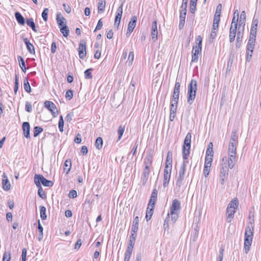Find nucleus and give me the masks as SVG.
Returning a JSON list of instances; mask_svg holds the SVG:
<instances>
[{
	"instance_id": "60",
	"label": "nucleus",
	"mask_w": 261,
	"mask_h": 261,
	"mask_svg": "<svg viewBox=\"0 0 261 261\" xmlns=\"http://www.w3.org/2000/svg\"><path fill=\"white\" fill-rule=\"evenodd\" d=\"M158 191L156 189H154L151 193L150 198L157 200Z\"/></svg>"
},
{
	"instance_id": "58",
	"label": "nucleus",
	"mask_w": 261,
	"mask_h": 261,
	"mask_svg": "<svg viewBox=\"0 0 261 261\" xmlns=\"http://www.w3.org/2000/svg\"><path fill=\"white\" fill-rule=\"evenodd\" d=\"M224 251V249L223 247H221L219 250V255L216 261H222Z\"/></svg>"
},
{
	"instance_id": "10",
	"label": "nucleus",
	"mask_w": 261,
	"mask_h": 261,
	"mask_svg": "<svg viewBox=\"0 0 261 261\" xmlns=\"http://www.w3.org/2000/svg\"><path fill=\"white\" fill-rule=\"evenodd\" d=\"M256 37L249 36L247 48L248 51L250 52V57H252V55L255 46Z\"/></svg>"
},
{
	"instance_id": "55",
	"label": "nucleus",
	"mask_w": 261,
	"mask_h": 261,
	"mask_svg": "<svg viewBox=\"0 0 261 261\" xmlns=\"http://www.w3.org/2000/svg\"><path fill=\"white\" fill-rule=\"evenodd\" d=\"M184 177L178 176V177L176 183V188H178V189H179L182 184V182L184 180Z\"/></svg>"
},
{
	"instance_id": "37",
	"label": "nucleus",
	"mask_w": 261,
	"mask_h": 261,
	"mask_svg": "<svg viewBox=\"0 0 261 261\" xmlns=\"http://www.w3.org/2000/svg\"><path fill=\"white\" fill-rule=\"evenodd\" d=\"M27 24L31 27L32 29L35 32H37V30L36 29L35 24L33 18H29L26 20Z\"/></svg>"
},
{
	"instance_id": "11",
	"label": "nucleus",
	"mask_w": 261,
	"mask_h": 261,
	"mask_svg": "<svg viewBox=\"0 0 261 261\" xmlns=\"http://www.w3.org/2000/svg\"><path fill=\"white\" fill-rule=\"evenodd\" d=\"M253 236H245L244 238V249L245 253H247L250 249V246L252 244Z\"/></svg>"
},
{
	"instance_id": "50",
	"label": "nucleus",
	"mask_w": 261,
	"mask_h": 261,
	"mask_svg": "<svg viewBox=\"0 0 261 261\" xmlns=\"http://www.w3.org/2000/svg\"><path fill=\"white\" fill-rule=\"evenodd\" d=\"M171 221L174 223L178 218V212H170Z\"/></svg>"
},
{
	"instance_id": "22",
	"label": "nucleus",
	"mask_w": 261,
	"mask_h": 261,
	"mask_svg": "<svg viewBox=\"0 0 261 261\" xmlns=\"http://www.w3.org/2000/svg\"><path fill=\"white\" fill-rule=\"evenodd\" d=\"M238 142V137L237 135V131L236 130H233L231 134V138L230 140L229 144L231 145H234L236 146H237Z\"/></svg>"
},
{
	"instance_id": "27",
	"label": "nucleus",
	"mask_w": 261,
	"mask_h": 261,
	"mask_svg": "<svg viewBox=\"0 0 261 261\" xmlns=\"http://www.w3.org/2000/svg\"><path fill=\"white\" fill-rule=\"evenodd\" d=\"M239 13L238 10H236L233 13L232 22L230 26L237 27L239 20Z\"/></svg>"
},
{
	"instance_id": "63",
	"label": "nucleus",
	"mask_w": 261,
	"mask_h": 261,
	"mask_svg": "<svg viewBox=\"0 0 261 261\" xmlns=\"http://www.w3.org/2000/svg\"><path fill=\"white\" fill-rule=\"evenodd\" d=\"M156 200H157L153 199H152V198H150V199H149V203L148 204V206H149V208L150 207H154L155 204V202H156Z\"/></svg>"
},
{
	"instance_id": "33",
	"label": "nucleus",
	"mask_w": 261,
	"mask_h": 261,
	"mask_svg": "<svg viewBox=\"0 0 261 261\" xmlns=\"http://www.w3.org/2000/svg\"><path fill=\"white\" fill-rule=\"evenodd\" d=\"M38 230L39 231L38 240L39 241H41L43 239V228L42 226L41 225V224H40V222L39 220H38Z\"/></svg>"
},
{
	"instance_id": "34",
	"label": "nucleus",
	"mask_w": 261,
	"mask_h": 261,
	"mask_svg": "<svg viewBox=\"0 0 261 261\" xmlns=\"http://www.w3.org/2000/svg\"><path fill=\"white\" fill-rule=\"evenodd\" d=\"M61 15L60 13H58L57 14V21L59 25V28L61 27L62 26H64L65 24H66V23H64V21L66 20L65 18L64 17H60V16Z\"/></svg>"
},
{
	"instance_id": "35",
	"label": "nucleus",
	"mask_w": 261,
	"mask_h": 261,
	"mask_svg": "<svg viewBox=\"0 0 261 261\" xmlns=\"http://www.w3.org/2000/svg\"><path fill=\"white\" fill-rule=\"evenodd\" d=\"M60 30L64 37H67L69 35V30L66 24H65L64 26L60 27Z\"/></svg>"
},
{
	"instance_id": "13",
	"label": "nucleus",
	"mask_w": 261,
	"mask_h": 261,
	"mask_svg": "<svg viewBox=\"0 0 261 261\" xmlns=\"http://www.w3.org/2000/svg\"><path fill=\"white\" fill-rule=\"evenodd\" d=\"M171 170H169V169H164V179H163V187L164 188L167 187L169 184V182L170 181V176H171Z\"/></svg>"
},
{
	"instance_id": "28",
	"label": "nucleus",
	"mask_w": 261,
	"mask_h": 261,
	"mask_svg": "<svg viewBox=\"0 0 261 261\" xmlns=\"http://www.w3.org/2000/svg\"><path fill=\"white\" fill-rule=\"evenodd\" d=\"M15 17L19 24L21 25L24 24L25 19L23 16L19 12H16L15 13Z\"/></svg>"
},
{
	"instance_id": "14",
	"label": "nucleus",
	"mask_w": 261,
	"mask_h": 261,
	"mask_svg": "<svg viewBox=\"0 0 261 261\" xmlns=\"http://www.w3.org/2000/svg\"><path fill=\"white\" fill-rule=\"evenodd\" d=\"M227 162L228 163L227 158L224 156L222 159V162L221 164V168L220 169V174L227 175L228 172V169L227 166Z\"/></svg>"
},
{
	"instance_id": "53",
	"label": "nucleus",
	"mask_w": 261,
	"mask_h": 261,
	"mask_svg": "<svg viewBox=\"0 0 261 261\" xmlns=\"http://www.w3.org/2000/svg\"><path fill=\"white\" fill-rule=\"evenodd\" d=\"M211 166L204 165L203 169V174L205 177H206L210 173L211 169Z\"/></svg>"
},
{
	"instance_id": "30",
	"label": "nucleus",
	"mask_w": 261,
	"mask_h": 261,
	"mask_svg": "<svg viewBox=\"0 0 261 261\" xmlns=\"http://www.w3.org/2000/svg\"><path fill=\"white\" fill-rule=\"evenodd\" d=\"M36 186L37 187V188H38V195L39 196V197L40 198H41L42 199H44L46 198V195L41 186V184H39V182H37V184L36 183V184H35Z\"/></svg>"
},
{
	"instance_id": "57",
	"label": "nucleus",
	"mask_w": 261,
	"mask_h": 261,
	"mask_svg": "<svg viewBox=\"0 0 261 261\" xmlns=\"http://www.w3.org/2000/svg\"><path fill=\"white\" fill-rule=\"evenodd\" d=\"M18 86H19V84H18V77H17V75H15V86H14V92L15 94L17 93V91L18 90Z\"/></svg>"
},
{
	"instance_id": "16",
	"label": "nucleus",
	"mask_w": 261,
	"mask_h": 261,
	"mask_svg": "<svg viewBox=\"0 0 261 261\" xmlns=\"http://www.w3.org/2000/svg\"><path fill=\"white\" fill-rule=\"evenodd\" d=\"M180 209V202L177 199H174L172 201L170 207V212H178Z\"/></svg>"
},
{
	"instance_id": "25",
	"label": "nucleus",
	"mask_w": 261,
	"mask_h": 261,
	"mask_svg": "<svg viewBox=\"0 0 261 261\" xmlns=\"http://www.w3.org/2000/svg\"><path fill=\"white\" fill-rule=\"evenodd\" d=\"M246 13L245 11H243L240 15V19L239 21V25L240 28L241 26L243 27V29L244 28V27L245 25V21H246Z\"/></svg>"
},
{
	"instance_id": "48",
	"label": "nucleus",
	"mask_w": 261,
	"mask_h": 261,
	"mask_svg": "<svg viewBox=\"0 0 261 261\" xmlns=\"http://www.w3.org/2000/svg\"><path fill=\"white\" fill-rule=\"evenodd\" d=\"M136 236H137L136 233L132 232V234L129 237V241L128 244L135 245Z\"/></svg>"
},
{
	"instance_id": "8",
	"label": "nucleus",
	"mask_w": 261,
	"mask_h": 261,
	"mask_svg": "<svg viewBox=\"0 0 261 261\" xmlns=\"http://www.w3.org/2000/svg\"><path fill=\"white\" fill-rule=\"evenodd\" d=\"M122 14V5H121L117 10V14L115 18V22L114 25L115 27H116L117 29L118 28V27L120 24L121 17Z\"/></svg>"
},
{
	"instance_id": "49",
	"label": "nucleus",
	"mask_w": 261,
	"mask_h": 261,
	"mask_svg": "<svg viewBox=\"0 0 261 261\" xmlns=\"http://www.w3.org/2000/svg\"><path fill=\"white\" fill-rule=\"evenodd\" d=\"M58 125H59L58 127H59V130L61 132H63V127H64V120H63V117L62 115H60V116Z\"/></svg>"
},
{
	"instance_id": "26",
	"label": "nucleus",
	"mask_w": 261,
	"mask_h": 261,
	"mask_svg": "<svg viewBox=\"0 0 261 261\" xmlns=\"http://www.w3.org/2000/svg\"><path fill=\"white\" fill-rule=\"evenodd\" d=\"M243 39V33L241 32L240 31V28H239L237 34V40H236V47L240 48Z\"/></svg>"
},
{
	"instance_id": "4",
	"label": "nucleus",
	"mask_w": 261,
	"mask_h": 261,
	"mask_svg": "<svg viewBox=\"0 0 261 261\" xmlns=\"http://www.w3.org/2000/svg\"><path fill=\"white\" fill-rule=\"evenodd\" d=\"M228 158H227L228 161V167L230 169H232L234 166L236 159L237 153V146L234 145L229 144L228 146Z\"/></svg>"
},
{
	"instance_id": "41",
	"label": "nucleus",
	"mask_w": 261,
	"mask_h": 261,
	"mask_svg": "<svg viewBox=\"0 0 261 261\" xmlns=\"http://www.w3.org/2000/svg\"><path fill=\"white\" fill-rule=\"evenodd\" d=\"M40 217L42 220H46L47 218V215L46 214V208L44 206H40Z\"/></svg>"
},
{
	"instance_id": "43",
	"label": "nucleus",
	"mask_w": 261,
	"mask_h": 261,
	"mask_svg": "<svg viewBox=\"0 0 261 261\" xmlns=\"http://www.w3.org/2000/svg\"><path fill=\"white\" fill-rule=\"evenodd\" d=\"M103 145L102 139L99 137H98L95 141V147L97 149H100L102 148Z\"/></svg>"
},
{
	"instance_id": "24",
	"label": "nucleus",
	"mask_w": 261,
	"mask_h": 261,
	"mask_svg": "<svg viewBox=\"0 0 261 261\" xmlns=\"http://www.w3.org/2000/svg\"><path fill=\"white\" fill-rule=\"evenodd\" d=\"M139 217L138 216L135 217L133 220V222L132 230H131L132 232L136 233L138 231V230L139 228Z\"/></svg>"
},
{
	"instance_id": "39",
	"label": "nucleus",
	"mask_w": 261,
	"mask_h": 261,
	"mask_svg": "<svg viewBox=\"0 0 261 261\" xmlns=\"http://www.w3.org/2000/svg\"><path fill=\"white\" fill-rule=\"evenodd\" d=\"M239 201L237 198H233L229 203L227 207L237 209L238 207Z\"/></svg>"
},
{
	"instance_id": "21",
	"label": "nucleus",
	"mask_w": 261,
	"mask_h": 261,
	"mask_svg": "<svg viewBox=\"0 0 261 261\" xmlns=\"http://www.w3.org/2000/svg\"><path fill=\"white\" fill-rule=\"evenodd\" d=\"M254 226L252 223L250 222L246 227L245 236H250L253 237Z\"/></svg>"
},
{
	"instance_id": "5",
	"label": "nucleus",
	"mask_w": 261,
	"mask_h": 261,
	"mask_svg": "<svg viewBox=\"0 0 261 261\" xmlns=\"http://www.w3.org/2000/svg\"><path fill=\"white\" fill-rule=\"evenodd\" d=\"M39 182L41 183L43 186L47 187H51L53 186L54 183L52 181L46 179L41 174H35L34 176V182L35 184Z\"/></svg>"
},
{
	"instance_id": "59",
	"label": "nucleus",
	"mask_w": 261,
	"mask_h": 261,
	"mask_svg": "<svg viewBox=\"0 0 261 261\" xmlns=\"http://www.w3.org/2000/svg\"><path fill=\"white\" fill-rule=\"evenodd\" d=\"M73 92L72 90H67L65 94V97L69 100L71 99L73 97Z\"/></svg>"
},
{
	"instance_id": "32",
	"label": "nucleus",
	"mask_w": 261,
	"mask_h": 261,
	"mask_svg": "<svg viewBox=\"0 0 261 261\" xmlns=\"http://www.w3.org/2000/svg\"><path fill=\"white\" fill-rule=\"evenodd\" d=\"M4 177L6 179H3V188L5 191H8L10 189L11 185L7 178V177L4 175Z\"/></svg>"
},
{
	"instance_id": "19",
	"label": "nucleus",
	"mask_w": 261,
	"mask_h": 261,
	"mask_svg": "<svg viewBox=\"0 0 261 261\" xmlns=\"http://www.w3.org/2000/svg\"><path fill=\"white\" fill-rule=\"evenodd\" d=\"M236 210L230 207H227L226 210L227 216L226 221L228 223L230 222L234 217V213H236Z\"/></svg>"
},
{
	"instance_id": "45",
	"label": "nucleus",
	"mask_w": 261,
	"mask_h": 261,
	"mask_svg": "<svg viewBox=\"0 0 261 261\" xmlns=\"http://www.w3.org/2000/svg\"><path fill=\"white\" fill-rule=\"evenodd\" d=\"M124 130H125V126L121 125L118 127V133L119 134V136H118V140H120L121 139L122 136L124 133Z\"/></svg>"
},
{
	"instance_id": "7",
	"label": "nucleus",
	"mask_w": 261,
	"mask_h": 261,
	"mask_svg": "<svg viewBox=\"0 0 261 261\" xmlns=\"http://www.w3.org/2000/svg\"><path fill=\"white\" fill-rule=\"evenodd\" d=\"M86 43L84 42V41H81L78 48L79 55L80 59H83L86 57Z\"/></svg>"
},
{
	"instance_id": "6",
	"label": "nucleus",
	"mask_w": 261,
	"mask_h": 261,
	"mask_svg": "<svg viewBox=\"0 0 261 261\" xmlns=\"http://www.w3.org/2000/svg\"><path fill=\"white\" fill-rule=\"evenodd\" d=\"M45 107L49 111L51 112L54 117H56L59 114L56 105L50 101H45L44 102Z\"/></svg>"
},
{
	"instance_id": "17",
	"label": "nucleus",
	"mask_w": 261,
	"mask_h": 261,
	"mask_svg": "<svg viewBox=\"0 0 261 261\" xmlns=\"http://www.w3.org/2000/svg\"><path fill=\"white\" fill-rule=\"evenodd\" d=\"M22 127L23 132L24 136L26 138H30V126L29 123L28 122H24L22 123Z\"/></svg>"
},
{
	"instance_id": "23",
	"label": "nucleus",
	"mask_w": 261,
	"mask_h": 261,
	"mask_svg": "<svg viewBox=\"0 0 261 261\" xmlns=\"http://www.w3.org/2000/svg\"><path fill=\"white\" fill-rule=\"evenodd\" d=\"M152 162V156L150 153L147 154L144 160V164L145 167L150 169V166H151Z\"/></svg>"
},
{
	"instance_id": "62",
	"label": "nucleus",
	"mask_w": 261,
	"mask_h": 261,
	"mask_svg": "<svg viewBox=\"0 0 261 261\" xmlns=\"http://www.w3.org/2000/svg\"><path fill=\"white\" fill-rule=\"evenodd\" d=\"M158 32L155 31H151V38L153 41H155L158 38Z\"/></svg>"
},
{
	"instance_id": "42",
	"label": "nucleus",
	"mask_w": 261,
	"mask_h": 261,
	"mask_svg": "<svg viewBox=\"0 0 261 261\" xmlns=\"http://www.w3.org/2000/svg\"><path fill=\"white\" fill-rule=\"evenodd\" d=\"M169 214H168L167 217L164 220V223L163 224V227L164 229V232L166 231L168 232L169 231Z\"/></svg>"
},
{
	"instance_id": "64",
	"label": "nucleus",
	"mask_w": 261,
	"mask_h": 261,
	"mask_svg": "<svg viewBox=\"0 0 261 261\" xmlns=\"http://www.w3.org/2000/svg\"><path fill=\"white\" fill-rule=\"evenodd\" d=\"M27 250L26 248H23L22 250V261H26Z\"/></svg>"
},
{
	"instance_id": "61",
	"label": "nucleus",
	"mask_w": 261,
	"mask_h": 261,
	"mask_svg": "<svg viewBox=\"0 0 261 261\" xmlns=\"http://www.w3.org/2000/svg\"><path fill=\"white\" fill-rule=\"evenodd\" d=\"M11 259V255L7 252H5L3 255V261H10Z\"/></svg>"
},
{
	"instance_id": "44",
	"label": "nucleus",
	"mask_w": 261,
	"mask_h": 261,
	"mask_svg": "<svg viewBox=\"0 0 261 261\" xmlns=\"http://www.w3.org/2000/svg\"><path fill=\"white\" fill-rule=\"evenodd\" d=\"M43 130V129L41 127L35 126L33 131L34 137H37Z\"/></svg>"
},
{
	"instance_id": "38",
	"label": "nucleus",
	"mask_w": 261,
	"mask_h": 261,
	"mask_svg": "<svg viewBox=\"0 0 261 261\" xmlns=\"http://www.w3.org/2000/svg\"><path fill=\"white\" fill-rule=\"evenodd\" d=\"M153 210L154 207H150L149 208V206H147L146 213V219L147 221H149L151 219L153 213Z\"/></svg>"
},
{
	"instance_id": "1",
	"label": "nucleus",
	"mask_w": 261,
	"mask_h": 261,
	"mask_svg": "<svg viewBox=\"0 0 261 261\" xmlns=\"http://www.w3.org/2000/svg\"><path fill=\"white\" fill-rule=\"evenodd\" d=\"M191 133H188L184 140L182 147V153L184 161L179 170V176H180L185 177V175L186 168L188 163V161L187 160L189 157L191 148Z\"/></svg>"
},
{
	"instance_id": "20",
	"label": "nucleus",
	"mask_w": 261,
	"mask_h": 261,
	"mask_svg": "<svg viewBox=\"0 0 261 261\" xmlns=\"http://www.w3.org/2000/svg\"><path fill=\"white\" fill-rule=\"evenodd\" d=\"M23 42L26 45L27 50L31 54H35V51L34 45L30 42L27 38L23 39Z\"/></svg>"
},
{
	"instance_id": "36",
	"label": "nucleus",
	"mask_w": 261,
	"mask_h": 261,
	"mask_svg": "<svg viewBox=\"0 0 261 261\" xmlns=\"http://www.w3.org/2000/svg\"><path fill=\"white\" fill-rule=\"evenodd\" d=\"M71 167V162L69 160H66L64 164V171L66 172V174H68L70 170Z\"/></svg>"
},
{
	"instance_id": "51",
	"label": "nucleus",
	"mask_w": 261,
	"mask_h": 261,
	"mask_svg": "<svg viewBox=\"0 0 261 261\" xmlns=\"http://www.w3.org/2000/svg\"><path fill=\"white\" fill-rule=\"evenodd\" d=\"M197 2L196 1H190V12L192 14L194 13L196 10Z\"/></svg>"
},
{
	"instance_id": "29",
	"label": "nucleus",
	"mask_w": 261,
	"mask_h": 261,
	"mask_svg": "<svg viewBox=\"0 0 261 261\" xmlns=\"http://www.w3.org/2000/svg\"><path fill=\"white\" fill-rule=\"evenodd\" d=\"M137 20V17L136 16H134L132 17L130 21L129 22L127 28V29H129V32L130 30H134L136 25Z\"/></svg>"
},
{
	"instance_id": "47",
	"label": "nucleus",
	"mask_w": 261,
	"mask_h": 261,
	"mask_svg": "<svg viewBox=\"0 0 261 261\" xmlns=\"http://www.w3.org/2000/svg\"><path fill=\"white\" fill-rule=\"evenodd\" d=\"M92 70H93V69L89 68L85 71L84 75L86 79H91L92 78Z\"/></svg>"
},
{
	"instance_id": "2",
	"label": "nucleus",
	"mask_w": 261,
	"mask_h": 261,
	"mask_svg": "<svg viewBox=\"0 0 261 261\" xmlns=\"http://www.w3.org/2000/svg\"><path fill=\"white\" fill-rule=\"evenodd\" d=\"M197 90V81L192 79L188 86L187 102L192 105L195 98L196 91Z\"/></svg>"
},
{
	"instance_id": "18",
	"label": "nucleus",
	"mask_w": 261,
	"mask_h": 261,
	"mask_svg": "<svg viewBox=\"0 0 261 261\" xmlns=\"http://www.w3.org/2000/svg\"><path fill=\"white\" fill-rule=\"evenodd\" d=\"M237 27L230 26L229 29V39L230 43L233 42L237 34Z\"/></svg>"
},
{
	"instance_id": "31",
	"label": "nucleus",
	"mask_w": 261,
	"mask_h": 261,
	"mask_svg": "<svg viewBox=\"0 0 261 261\" xmlns=\"http://www.w3.org/2000/svg\"><path fill=\"white\" fill-rule=\"evenodd\" d=\"M106 7V0H99L98 3V12L101 13L103 12Z\"/></svg>"
},
{
	"instance_id": "40",
	"label": "nucleus",
	"mask_w": 261,
	"mask_h": 261,
	"mask_svg": "<svg viewBox=\"0 0 261 261\" xmlns=\"http://www.w3.org/2000/svg\"><path fill=\"white\" fill-rule=\"evenodd\" d=\"M18 60L19 63V66L20 68H21L22 70L24 72H26V67H25V62L23 59V58L21 56L18 57Z\"/></svg>"
},
{
	"instance_id": "12",
	"label": "nucleus",
	"mask_w": 261,
	"mask_h": 261,
	"mask_svg": "<svg viewBox=\"0 0 261 261\" xmlns=\"http://www.w3.org/2000/svg\"><path fill=\"white\" fill-rule=\"evenodd\" d=\"M257 25H258L257 19L253 17V20H252V22L251 24V29H250L249 36L256 37Z\"/></svg>"
},
{
	"instance_id": "9",
	"label": "nucleus",
	"mask_w": 261,
	"mask_h": 261,
	"mask_svg": "<svg viewBox=\"0 0 261 261\" xmlns=\"http://www.w3.org/2000/svg\"><path fill=\"white\" fill-rule=\"evenodd\" d=\"M150 174V169L147 167H145L142 173L141 177V182L142 183L143 186H145Z\"/></svg>"
},
{
	"instance_id": "56",
	"label": "nucleus",
	"mask_w": 261,
	"mask_h": 261,
	"mask_svg": "<svg viewBox=\"0 0 261 261\" xmlns=\"http://www.w3.org/2000/svg\"><path fill=\"white\" fill-rule=\"evenodd\" d=\"M180 87V84L179 82L176 81L175 82V84L174 85L173 92L176 93L177 94H179Z\"/></svg>"
},
{
	"instance_id": "52",
	"label": "nucleus",
	"mask_w": 261,
	"mask_h": 261,
	"mask_svg": "<svg viewBox=\"0 0 261 261\" xmlns=\"http://www.w3.org/2000/svg\"><path fill=\"white\" fill-rule=\"evenodd\" d=\"M49 10L48 8H45L42 13V17L43 18V19L46 21L48 19V13Z\"/></svg>"
},
{
	"instance_id": "15",
	"label": "nucleus",
	"mask_w": 261,
	"mask_h": 261,
	"mask_svg": "<svg viewBox=\"0 0 261 261\" xmlns=\"http://www.w3.org/2000/svg\"><path fill=\"white\" fill-rule=\"evenodd\" d=\"M172 153L171 151H169L167 153L166 166L165 169L172 170Z\"/></svg>"
},
{
	"instance_id": "46",
	"label": "nucleus",
	"mask_w": 261,
	"mask_h": 261,
	"mask_svg": "<svg viewBox=\"0 0 261 261\" xmlns=\"http://www.w3.org/2000/svg\"><path fill=\"white\" fill-rule=\"evenodd\" d=\"M24 89L28 93H30L31 91V86L27 78L24 80Z\"/></svg>"
},
{
	"instance_id": "3",
	"label": "nucleus",
	"mask_w": 261,
	"mask_h": 261,
	"mask_svg": "<svg viewBox=\"0 0 261 261\" xmlns=\"http://www.w3.org/2000/svg\"><path fill=\"white\" fill-rule=\"evenodd\" d=\"M202 38L198 36L196 39V45L193 46L192 50V62H197L198 60V55L201 51L202 48Z\"/></svg>"
},
{
	"instance_id": "54",
	"label": "nucleus",
	"mask_w": 261,
	"mask_h": 261,
	"mask_svg": "<svg viewBox=\"0 0 261 261\" xmlns=\"http://www.w3.org/2000/svg\"><path fill=\"white\" fill-rule=\"evenodd\" d=\"M212 161H213V155L206 156L205 158L204 165H210L211 166Z\"/></svg>"
}]
</instances>
